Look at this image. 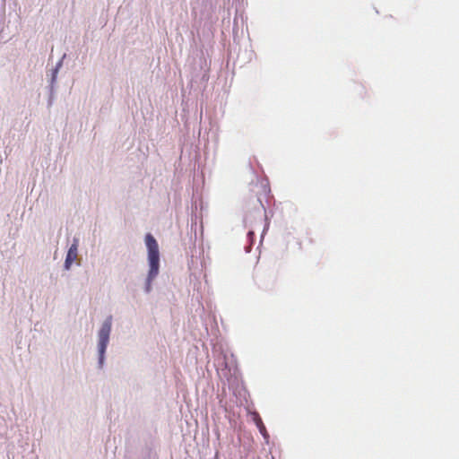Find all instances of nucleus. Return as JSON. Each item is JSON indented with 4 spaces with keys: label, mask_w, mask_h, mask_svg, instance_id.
Returning a JSON list of instances; mask_svg holds the SVG:
<instances>
[{
    "label": "nucleus",
    "mask_w": 459,
    "mask_h": 459,
    "mask_svg": "<svg viewBox=\"0 0 459 459\" xmlns=\"http://www.w3.org/2000/svg\"><path fill=\"white\" fill-rule=\"evenodd\" d=\"M78 255V242L74 240V242L69 247V250L66 255V258L65 261V267L69 269L72 264L76 260Z\"/></svg>",
    "instance_id": "obj_3"
},
{
    "label": "nucleus",
    "mask_w": 459,
    "mask_h": 459,
    "mask_svg": "<svg viewBox=\"0 0 459 459\" xmlns=\"http://www.w3.org/2000/svg\"><path fill=\"white\" fill-rule=\"evenodd\" d=\"M112 317L108 316L101 325L99 332V353H100V363L102 364L104 359V353L106 351L107 345L109 341V334L111 331Z\"/></svg>",
    "instance_id": "obj_2"
},
{
    "label": "nucleus",
    "mask_w": 459,
    "mask_h": 459,
    "mask_svg": "<svg viewBox=\"0 0 459 459\" xmlns=\"http://www.w3.org/2000/svg\"><path fill=\"white\" fill-rule=\"evenodd\" d=\"M145 244L148 250V261L150 264V270L145 284V290L146 292H150L152 289V281L159 273L160 252L158 243L152 234H146Z\"/></svg>",
    "instance_id": "obj_1"
},
{
    "label": "nucleus",
    "mask_w": 459,
    "mask_h": 459,
    "mask_svg": "<svg viewBox=\"0 0 459 459\" xmlns=\"http://www.w3.org/2000/svg\"><path fill=\"white\" fill-rule=\"evenodd\" d=\"M253 420L255 423V425L257 426L260 433L265 437L268 436L267 434V431H266V429H265V426L264 425L263 423V420L261 419V417L259 416V414L257 412H254L253 413Z\"/></svg>",
    "instance_id": "obj_4"
}]
</instances>
